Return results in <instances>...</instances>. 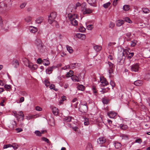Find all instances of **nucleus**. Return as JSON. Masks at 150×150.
<instances>
[{
    "instance_id": "nucleus-1",
    "label": "nucleus",
    "mask_w": 150,
    "mask_h": 150,
    "mask_svg": "<svg viewBox=\"0 0 150 150\" xmlns=\"http://www.w3.org/2000/svg\"><path fill=\"white\" fill-rule=\"evenodd\" d=\"M87 103L85 101L81 102L79 105V110L82 113H85L88 110Z\"/></svg>"
},
{
    "instance_id": "nucleus-2",
    "label": "nucleus",
    "mask_w": 150,
    "mask_h": 150,
    "mask_svg": "<svg viewBox=\"0 0 150 150\" xmlns=\"http://www.w3.org/2000/svg\"><path fill=\"white\" fill-rule=\"evenodd\" d=\"M68 17L71 21V24L74 26H76L78 25V22L75 19V18H77V15L75 14L70 15H68Z\"/></svg>"
},
{
    "instance_id": "nucleus-3",
    "label": "nucleus",
    "mask_w": 150,
    "mask_h": 150,
    "mask_svg": "<svg viewBox=\"0 0 150 150\" xmlns=\"http://www.w3.org/2000/svg\"><path fill=\"white\" fill-rule=\"evenodd\" d=\"M57 16V13L56 12H52L50 13L48 16V22L50 24H52L53 22L57 23V22L55 20Z\"/></svg>"
},
{
    "instance_id": "nucleus-4",
    "label": "nucleus",
    "mask_w": 150,
    "mask_h": 150,
    "mask_svg": "<svg viewBox=\"0 0 150 150\" xmlns=\"http://www.w3.org/2000/svg\"><path fill=\"white\" fill-rule=\"evenodd\" d=\"M126 56L124 55L123 52H120L118 54L117 61L120 64L124 63Z\"/></svg>"
},
{
    "instance_id": "nucleus-5",
    "label": "nucleus",
    "mask_w": 150,
    "mask_h": 150,
    "mask_svg": "<svg viewBox=\"0 0 150 150\" xmlns=\"http://www.w3.org/2000/svg\"><path fill=\"white\" fill-rule=\"evenodd\" d=\"M130 69L131 71L138 72L140 68L139 63H136L130 66Z\"/></svg>"
},
{
    "instance_id": "nucleus-6",
    "label": "nucleus",
    "mask_w": 150,
    "mask_h": 150,
    "mask_svg": "<svg viewBox=\"0 0 150 150\" xmlns=\"http://www.w3.org/2000/svg\"><path fill=\"white\" fill-rule=\"evenodd\" d=\"M12 5L11 0H6L4 4V7L6 10H9Z\"/></svg>"
},
{
    "instance_id": "nucleus-7",
    "label": "nucleus",
    "mask_w": 150,
    "mask_h": 150,
    "mask_svg": "<svg viewBox=\"0 0 150 150\" xmlns=\"http://www.w3.org/2000/svg\"><path fill=\"white\" fill-rule=\"evenodd\" d=\"M109 68L108 69V73L110 74H111L113 73V68L114 66V64L111 62L108 61V62Z\"/></svg>"
},
{
    "instance_id": "nucleus-8",
    "label": "nucleus",
    "mask_w": 150,
    "mask_h": 150,
    "mask_svg": "<svg viewBox=\"0 0 150 150\" xmlns=\"http://www.w3.org/2000/svg\"><path fill=\"white\" fill-rule=\"evenodd\" d=\"M100 82L103 84V86H107L108 84V82L107 81L105 78L104 77H100Z\"/></svg>"
},
{
    "instance_id": "nucleus-9",
    "label": "nucleus",
    "mask_w": 150,
    "mask_h": 150,
    "mask_svg": "<svg viewBox=\"0 0 150 150\" xmlns=\"http://www.w3.org/2000/svg\"><path fill=\"white\" fill-rule=\"evenodd\" d=\"M97 0H87L88 3L91 6L96 7V5Z\"/></svg>"
},
{
    "instance_id": "nucleus-10",
    "label": "nucleus",
    "mask_w": 150,
    "mask_h": 150,
    "mask_svg": "<svg viewBox=\"0 0 150 150\" xmlns=\"http://www.w3.org/2000/svg\"><path fill=\"white\" fill-rule=\"evenodd\" d=\"M12 65L15 68H17L19 66V62L16 59H14L12 62Z\"/></svg>"
},
{
    "instance_id": "nucleus-11",
    "label": "nucleus",
    "mask_w": 150,
    "mask_h": 150,
    "mask_svg": "<svg viewBox=\"0 0 150 150\" xmlns=\"http://www.w3.org/2000/svg\"><path fill=\"white\" fill-rule=\"evenodd\" d=\"M56 68V66H53L51 67L48 68L46 70V73L49 74H50L52 73V71H53V69Z\"/></svg>"
},
{
    "instance_id": "nucleus-12",
    "label": "nucleus",
    "mask_w": 150,
    "mask_h": 150,
    "mask_svg": "<svg viewBox=\"0 0 150 150\" xmlns=\"http://www.w3.org/2000/svg\"><path fill=\"white\" fill-rule=\"evenodd\" d=\"M97 142L99 144H103L106 142V139L104 137H100L97 139Z\"/></svg>"
},
{
    "instance_id": "nucleus-13",
    "label": "nucleus",
    "mask_w": 150,
    "mask_h": 150,
    "mask_svg": "<svg viewBox=\"0 0 150 150\" xmlns=\"http://www.w3.org/2000/svg\"><path fill=\"white\" fill-rule=\"evenodd\" d=\"M113 144L116 149H118L121 148L122 145L121 144L117 141L113 142Z\"/></svg>"
},
{
    "instance_id": "nucleus-14",
    "label": "nucleus",
    "mask_w": 150,
    "mask_h": 150,
    "mask_svg": "<svg viewBox=\"0 0 150 150\" xmlns=\"http://www.w3.org/2000/svg\"><path fill=\"white\" fill-rule=\"evenodd\" d=\"M117 113L114 112H110L107 113V115L109 116L110 118H113L116 115Z\"/></svg>"
},
{
    "instance_id": "nucleus-15",
    "label": "nucleus",
    "mask_w": 150,
    "mask_h": 150,
    "mask_svg": "<svg viewBox=\"0 0 150 150\" xmlns=\"http://www.w3.org/2000/svg\"><path fill=\"white\" fill-rule=\"evenodd\" d=\"M76 37L82 40L84 39L85 38V35L83 34L77 33L76 35Z\"/></svg>"
},
{
    "instance_id": "nucleus-16",
    "label": "nucleus",
    "mask_w": 150,
    "mask_h": 150,
    "mask_svg": "<svg viewBox=\"0 0 150 150\" xmlns=\"http://www.w3.org/2000/svg\"><path fill=\"white\" fill-rule=\"evenodd\" d=\"M143 84V81L142 80H137L134 82V84L136 86H141Z\"/></svg>"
},
{
    "instance_id": "nucleus-17",
    "label": "nucleus",
    "mask_w": 150,
    "mask_h": 150,
    "mask_svg": "<svg viewBox=\"0 0 150 150\" xmlns=\"http://www.w3.org/2000/svg\"><path fill=\"white\" fill-rule=\"evenodd\" d=\"M125 21L122 20H119L116 22V25L117 26L120 27L123 24Z\"/></svg>"
},
{
    "instance_id": "nucleus-18",
    "label": "nucleus",
    "mask_w": 150,
    "mask_h": 150,
    "mask_svg": "<svg viewBox=\"0 0 150 150\" xmlns=\"http://www.w3.org/2000/svg\"><path fill=\"white\" fill-rule=\"evenodd\" d=\"M72 118V117L70 116L66 117L63 119V120L66 122H70L71 121Z\"/></svg>"
},
{
    "instance_id": "nucleus-19",
    "label": "nucleus",
    "mask_w": 150,
    "mask_h": 150,
    "mask_svg": "<svg viewBox=\"0 0 150 150\" xmlns=\"http://www.w3.org/2000/svg\"><path fill=\"white\" fill-rule=\"evenodd\" d=\"M52 112L54 115H57L59 113L58 109L56 107H54L52 108Z\"/></svg>"
},
{
    "instance_id": "nucleus-20",
    "label": "nucleus",
    "mask_w": 150,
    "mask_h": 150,
    "mask_svg": "<svg viewBox=\"0 0 150 150\" xmlns=\"http://www.w3.org/2000/svg\"><path fill=\"white\" fill-rule=\"evenodd\" d=\"M92 12V10L90 8H86L85 11L83 12V14H88L91 13Z\"/></svg>"
},
{
    "instance_id": "nucleus-21",
    "label": "nucleus",
    "mask_w": 150,
    "mask_h": 150,
    "mask_svg": "<svg viewBox=\"0 0 150 150\" xmlns=\"http://www.w3.org/2000/svg\"><path fill=\"white\" fill-rule=\"evenodd\" d=\"M93 48L96 52H99L101 50L102 47L100 46L96 45L94 46Z\"/></svg>"
},
{
    "instance_id": "nucleus-22",
    "label": "nucleus",
    "mask_w": 150,
    "mask_h": 150,
    "mask_svg": "<svg viewBox=\"0 0 150 150\" xmlns=\"http://www.w3.org/2000/svg\"><path fill=\"white\" fill-rule=\"evenodd\" d=\"M71 79L73 81L79 82V81L78 77L76 76L73 75L72 76Z\"/></svg>"
},
{
    "instance_id": "nucleus-23",
    "label": "nucleus",
    "mask_w": 150,
    "mask_h": 150,
    "mask_svg": "<svg viewBox=\"0 0 150 150\" xmlns=\"http://www.w3.org/2000/svg\"><path fill=\"white\" fill-rule=\"evenodd\" d=\"M102 102L104 104H107L109 101V100L108 99H106L105 98H103L102 99Z\"/></svg>"
},
{
    "instance_id": "nucleus-24",
    "label": "nucleus",
    "mask_w": 150,
    "mask_h": 150,
    "mask_svg": "<svg viewBox=\"0 0 150 150\" xmlns=\"http://www.w3.org/2000/svg\"><path fill=\"white\" fill-rule=\"evenodd\" d=\"M29 29L30 32L34 33L36 32L37 31V30L35 27L32 26L30 27Z\"/></svg>"
},
{
    "instance_id": "nucleus-25",
    "label": "nucleus",
    "mask_w": 150,
    "mask_h": 150,
    "mask_svg": "<svg viewBox=\"0 0 150 150\" xmlns=\"http://www.w3.org/2000/svg\"><path fill=\"white\" fill-rule=\"evenodd\" d=\"M35 43L38 46H40L41 45H42V41L40 39H37L35 40Z\"/></svg>"
},
{
    "instance_id": "nucleus-26",
    "label": "nucleus",
    "mask_w": 150,
    "mask_h": 150,
    "mask_svg": "<svg viewBox=\"0 0 150 150\" xmlns=\"http://www.w3.org/2000/svg\"><path fill=\"white\" fill-rule=\"evenodd\" d=\"M43 19L42 17H40L36 19V22L38 23H40L42 22Z\"/></svg>"
},
{
    "instance_id": "nucleus-27",
    "label": "nucleus",
    "mask_w": 150,
    "mask_h": 150,
    "mask_svg": "<svg viewBox=\"0 0 150 150\" xmlns=\"http://www.w3.org/2000/svg\"><path fill=\"white\" fill-rule=\"evenodd\" d=\"M74 73V71L72 70H70L69 72H67L66 75L67 77H70L72 76L73 75V74Z\"/></svg>"
},
{
    "instance_id": "nucleus-28",
    "label": "nucleus",
    "mask_w": 150,
    "mask_h": 150,
    "mask_svg": "<svg viewBox=\"0 0 150 150\" xmlns=\"http://www.w3.org/2000/svg\"><path fill=\"white\" fill-rule=\"evenodd\" d=\"M45 47L41 45L39 48V50L41 53L44 52L45 51Z\"/></svg>"
},
{
    "instance_id": "nucleus-29",
    "label": "nucleus",
    "mask_w": 150,
    "mask_h": 150,
    "mask_svg": "<svg viewBox=\"0 0 150 150\" xmlns=\"http://www.w3.org/2000/svg\"><path fill=\"white\" fill-rule=\"evenodd\" d=\"M120 128L122 129H126L128 128V126L127 125H122L121 124L120 125Z\"/></svg>"
},
{
    "instance_id": "nucleus-30",
    "label": "nucleus",
    "mask_w": 150,
    "mask_h": 150,
    "mask_svg": "<svg viewBox=\"0 0 150 150\" xmlns=\"http://www.w3.org/2000/svg\"><path fill=\"white\" fill-rule=\"evenodd\" d=\"M32 18L30 16L26 17L25 19V21L27 23H30L32 20Z\"/></svg>"
},
{
    "instance_id": "nucleus-31",
    "label": "nucleus",
    "mask_w": 150,
    "mask_h": 150,
    "mask_svg": "<svg viewBox=\"0 0 150 150\" xmlns=\"http://www.w3.org/2000/svg\"><path fill=\"white\" fill-rule=\"evenodd\" d=\"M77 88L79 90L83 91L84 89V87L83 85L80 84L78 86Z\"/></svg>"
},
{
    "instance_id": "nucleus-32",
    "label": "nucleus",
    "mask_w": 150,
    "mask_h": 150,
    "mask_svg": "<svg viewBox=\"0 0 150 150\" xmlns=\"http://www.w3.org/2000/svg\"><path fill=\"white\" fill-rule=\"evenodd\" d=\"M129 6L128 5H125L123 6V9L125 11H128L129 9Z\"/></svg>"
},
{
    "instance_id": "nucleus-33",
    "label": "nucleus",
    "mask_w": 150,
    "mask_h": 150,
    "mask_svg": "<svg viewBox=\"0 0 150 150\" xmlns=\"http://www.w3.org/2000/svg\"><path fill=\"white\" fill-rule=\"evenodd\" d=\"M116 43L115 42H110L108 44V47H109L110 48H112L113 47V45H115Z\"/></svg>"
},
{
    "instance_id": "nucleus-34",
    "label": "nucleus",
    "mask_w": 150,
    "mask_h": 150,
    "mask_svg": "<svg viewBox=\"0 0 150 150\" xmlns=\"http://www.w3.org/2000/svg\"><path fill=\"white\" fill-rule=\"evenodd\" d=\"M67 50L70 53H71L73 52L72 48L71 47L67 45Z\"/></svg>"
},
{
    "instance_id": "nucleus-35",
    "label": "nucleus",
    "mask_w": 150,
    "mask_h": 150,
    "mask_svg": "<svg viewBox=\"0 0 150 150\" xmlns=\"http://www.w3.org/2000/svg\"><path fill=\"white\" fill-rule=\"evenodd\" d=\"M143 12L146 13H148L149 12V10L147 8H143L142 9Z\"/></svg>"
},
{
    "instance_id": "nucleus-36",
    "label": "nucleus",
    "mask_w": 150,
    "mask_h": 150,
    "mask_svg": "<svg viewBox=\"0 0 150 150\" xmlns=\"http://www.w3.org/2000/svg\"><path fill=\"white\" fill-rule=\"evenodd\" d=\"M137 41L135 40H132L131 42V45L132 47H134L137 43Z\"/></svg>"
},
{
    "instance_id": "nucleus-37",
    "label": "nucleus",
    "mask_w": 150,
    "mask_h": 150,
    "mask_svg": "<svg viewBox=\"0 0 150 150\" xmlns=\"http://www.w3.org/2000/svg\"><path fill=\"white\" fill-rule=\"evenodd\" d=\"M79 31L81 32H83L86 30V29L83 26H80V28H79Z\"/></svg>"
},
{
    "instance_id": "nucleus-38",
    "label": "nucleus",
    "mask_w": 150,
    "mask_h": 150,
    "mask_svg": "<svg viewBox=\"0 0 150 150\" xmlns=\"http://www.w3.org/2000/svg\"><path fill=\"white\" fill-rule=\"evenodd\" d=\"M110 4V2H108L107 3L105 4H104L103 5V6L105 8H106L109 6Z\"/></svg>"
},
{
    "instance_id": "nucleus-39",
    "label": "nucleus",
    "mask_w": 150,
    "mask_h": 150,
    "mask_svg": "<svg viewBox=\"0 0 150 150\" xmlns=\"http://www.w3.org/2000/svg\"><path fill=\"white\" fill-rule=\"evenodd\" d=\"M18 115L21 116L22 120H24V115L23 114V112H22L21 111L19 112Z\"/></svg>"
},
{
    "instance_id": "nucleus-40",
    "label": "nucleus",
    "mask_w": 150,
    "mask_h": 150,
    "mask_svg": "<svg viewBox=\"0 0 150 150\" xmlns=\"http://www.w3.org/2000/svg\"><path fill=\"white\" fill-rule=\"evenodd\" d=\"M12 145L11 144H8L7 145H4L3 146V149H6L8 148L12 147Z\"/></svg>"
},
{
    "instance_id": "nucleus-41",
    "label": "nucleus",
    "mask_w": 150,
    "mask_h": 150,
    "mask_svg": "<svg viewBox=\"0 0 150 150\" xmlns=\"http://www.w3.org/2000/svg\"><path fill=\"white\" fill-rule=\"evenodd\" d=\"M134 55V53L133 52L129 53L127 57V59H130Z\"/></svg>"
},
{
    "instance_id": "nucleus-42",
    "label": "nucleus",
    "mask_w": 150,
    "mask_h": 150,
    "mask_svg": "<svg viewBox=\"0 0 150 150\" xmlns=\"http://www.w3.org/2000/svg\"><path fill=\"white\" fill-rule=\"evenodd\" d=\"M42 139L43 141L45 142H46L47 143H49L50 142V141H49V140L48 139H47V138H46L45 137H42Z\"/></svg>"
},
{
    "instance_id": "nucleus-43",
    "label": "nucleus",
    "mask_w": 150,
    "mask_h": 150,
    "mask_svg": "<svg viewBox=\"0 0 150 150\" xmlns=\"http://www.w3.org/2000/svg\"><path fill=\"white\" fill-rule=\"evenodd\" d=\"M45 85L47 86L48 87L50 86V82L47 79H45L44 81Z\"/></svg>"
},
{
    "instance_id": "nucleus-44",
    "label": "nucleus",
    "mask_w": 150,
    "mask_h": 150,
    "mask_svg": "<svg viewBox=\"0 0 150 150\" xmlns=\"http://www.w3.org/2000/svg\"><path fill=\"white\" fill-rule=\"evenodd\" d=\"M35 133L38 136H41V132L39 130L35 131Z\"/></svg>"
},
{
    "instance_id": "nucleus-45",
    "label": "nucleus",
    "mask_w": 150,
    "mask_h": 150,
    "mask_svg": "<svg viewBox=\"0 0 150 150\" xmlns=\"http://www.w3.org/2000/svg\"><path fill=\"white\" fill-rule=\"evenodd\" d=\"M125 21L127 22L128 23H132V21L128 17L125 18Z\"/></svg>"
},
{
    "instance_id": "nucleus-46",
    "label": "nucleus",
    "mask_w": 150,
    "mask_h": 150,
    "mask_svg": "<svg viewBox=\"0 0 150 150\" xmlns=\"http://www.w3.org/2000/svg\"><path fill=\"white\" fill-rule=\"evenodd\" d=\"M11 86L10 85L6 84L5 85L4 88L7 90H8L11 88Z\"/></svg>"
},
{
    "instance_id": "nucleus-47",
    "label": "nucleus",
    "mask_w": 150,
    "mask_h": 150,
    "mask_svg": "<svg viewBox=\"0 0 150 150\" xmlns=\"http://www.w3.org/2000/svg\"><path fill=\"white\" fill-rule=\"evenodd\" d=\"M26 4V3H23L21 4L20 6V7L21 8H23L25 7Z\"/></svg>"
},
{
    "instance_id": "nucleus-48",
    "label": "nucleus",
    "mask_w": 150,
    "mask_h": 150,
    "mask_svg": "<svg viewBox=\"0 0 150 150\" xmlns=\"http://www.w3.org/2000/svg\"><path fill=\"white\" fill-rule=\"evenodd\" d=\"M54 87H55L54 85L53 84H51L50 86V87H49L50 88V89H52L54 90L55 91H57V89H55L54 88Z\"/></svg>"
},
{
    "instance_id": "nucleus-49",
    "label": "nucleus",
    "mask_w": 150,
    "mask_h": 150,
    "mask_svg": "<svg viewBox=\"0 0 150 150\" xmlns=\"http://www.w3.org/2000/svg\"><path fill=\"white\" fill-rule=\"evenodd\" d=\"M93 28V25H89L87 26L86 28L88 30H91Z\"/></svg>"
},
{
    "instance_id": "nucleus-50",
    "label": "nucleus",
    "mask_w": 150,
    "mask_h": 150,
    "mask_svg": "<svg viewBox=\"0 0 150 150\" xmlns=\"http://www.w3.org/2000/svg\"><path fill=\"white\" fill-rule=\"evenodd\" d=\"M43 64L45 66H48L50 64V62L49 60H47V63L45 62V61L42 62Z\"/></svg>"
},
{
    "instance_id": "nucleus-51",
    "label": "nucleus",
    "mask_w": 150,
    "mask_h": 150,
    "mask_svg": "<svg viewBox=\"0 0 150 150\" xmlns=\"http://www.w3.org/2000/svg\"><path fill=\"white\" fill-rule=\"evenodd\" d=\"M38 66L37 65H33L31 67V69L33 70H34L37 68Z\"/></svg>"
},
{
    "instance_id": "nucleus-52",
    "label": "nucleus",
    "mask_w": 150,
    "mask_h": 150,
    "mask_svg": "<svg viewBox=\"0 0 150 150\" xmlns=\"http://www.w3.org/2000/svg\"><path fill=\"white\" fill-rule=\"evenodd\" d=\"M68 68L70 69H73L74 68L73 64H71L70 65L68 66Z\"/></svg>"
},
{
    "instance_id": "nucleus-53",
    "label": "nucleus",
    "mask_w": 150,
    "mask_h": 150,
    "mask_svg": "<svg viewBox=\"0 0 150 150\" xmlns=\"http://www.w3.org/2000/svg\"><path fill=\"white\" fill-rule=\"evenodd\" d=\"M20 94L22 95L23 96H27V93L24 91H21L20 92Z\"/></svg>"
},
{
    "instance_id": "nucleus-54",
    "label": "nucleus",
    "mask_w": 150,
    "mask_h": 150,
    "mask_svg": "<svg viewBox=\"0 0 150 150\" xmlns=\"http://www.w3.org/2000/svg\"><path fill=\"white\" fill-rule=\"evenodd\" d=\"M110 84L112 87H114L115 86V82L112 81H111L110 82Z\"/></svg>"
},
{
    "instance_id": "nucleus-55",
    "label": "nucleus",
    "mask_w": 150,
    "mask_h": 150,
    "mask_svg": "<svg viewBox=\"0 0 150 150\" xmlns=\"http://www.w3.org/2000/svg\"><path fill=\"white\" fill-rule=\"evenodd\" d=\"M36 110L38 111H41L42 110V109L39 106H36L35 108Z\"/></svg>"
},
{
    "instance_id": "nucleus-56",
    "label": "nucleus",
    "mask_w": 150,
    "mask_h": 150,
    "mask_svg": "<svg viewBox=\"0 0 150 150\" xmlns=\"http://www.w3.org/2000/svg\"><path fill=\"white\" fill-rule=\"evenodd\" d=\"M74 68L80 66V64L78 63H74L73 64Z\"/></svg>"
},
{
    "instance_id": "nucleus-57",
    "label": "nucleus",
    "mask_w": 150,
    "mask_h": 150,
    "mask_svg": "<svg viewBox=\"0 0 150 150\" xmlns=\"http://www.w3.org/2000/svg\"><path fill=\"white\" fill-rule=\"evenodd\" d=\"M66 100V97L65 96H63L62 97V100H61L60 102V103H61L63 102L64 100Z\"/></svg>"
},
{
    "instance_id": "nucleus-58",
    "label": "nucleus",
    "mask_w": 150,
    "mask_h": 150,
    "mask_svg": "<svg viewBox=\"0 0 150 150\" xmlns=\"http://www.w3.org/2000/svg\"><path fill=\"white\" fill-rule=\"evenodd\" d=\"M93 92L94 93H97V91L96 89V88L94 86H93L92 88Z\"/></svg>"
},
{
    "instance_id": "nucleus-59",
    "label": "nucleus",
    "mask_w": 150,
    "mask_h": 150,
    "mask_svg": "<svg viewBox=\"0 0 150 150\" xmlns=\"http://www.w3.org/2000/svg\"><path fill=\"white\" fill-rule=\"evenodd\" d=\"M142 142V140L140 139H138L135 140L136 142L138 143L139 144L141 143Z\"/></svg>"
},
{
    "instance_id": "nucleus-60",
    "label": "nucleus",
    "mask_w": 150,
    "mask_h": 150,
    "mask_svg": "<svg viewBox=\"0 0 150 150\" xmlns=\"http://www.w3.org/2000/svg\"><path fill=\"white\" fill-rule=\"evenodd\" d=\"M42 61L41 59L39 58L37 59V63L38 64H41Z\"/></svg>"
},
{
    "instance_id": "nucleus-61",
    "label": "nucleus",
    "mask_w": 150,
    "mask_h": 150,
    "mask_svg": "<svg viewBox=\"0 0 150 150\" xmlns=\"http://www.w3.org/2000/svg\"><path fill=\"white\" fill-rule=\"evenodd\" d=\"M16 130L17 131V132L18 133L21 132L23 131V129L21 128H17Z\"/></svg>"
},
{
    "instance_id": "nucleus-62",
    "label": "nucleus",
    "mask_w": 150,
    "mask_h": 150,
    "mask_svg": "<svg viewBox=\"0 0 150 150\" xmlns=\"http://www.w3.org/2000/svg\"><path fill=\"white\" fill-rule=\"evenodd\" d=\"M132 35V33L130 32H128L126 34V36L128 38H129Z\"/></svg>"
},
{
    "instance_id": "nucleus-63",
    "label": "nucleus",
    "mask_w": 150,
    "mask_h": 150,
    "mask_svg": "<svg viewBox=\"0 0 150 150\" xmlns=\"http://www.w3.org/2000/svg\"><path fill=\"white\" fill-rule=\"evenodd\" d=\"M12 146H12V147H13V149L15 150H16V149H17L18 147V146L16 144L14 146L12 145Z\"/></svg>"
},
{
    "instance_id": "nucleus-64",
    "label": "nucleus",
    "mask_w": 150,
    "mask_h": 150,
    "mask_svg": "<svg viewBox=\"0 0 150 150\" xmlns=\"http://www.w3.org/2000/svg\"><path fill=\"white\" fill-rule=\"evenodd\" d=\"M114 25H115L113 23L111 22L109 26L110 28H112L114 26Z\"/></svg>"
}]
</instances>
